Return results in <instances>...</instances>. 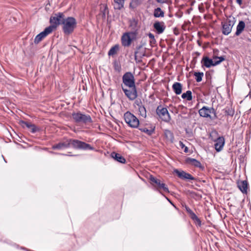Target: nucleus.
Returning <instances> with one entry per match:
<instances>
[{"mask_svg":"<svg viewBox=\"0 0 251 251\" xmlns=\"http://www.w3.org/2000/svg\"><path fill=\"white\" fill-rule=\"evenodd\" d=\"M172 89L176 95H180L182 92V85L180 83L176 82L173 84Z\"/></svg>","mask_w":251,"mask_h":251,"instance_id":"21","label":"nucleus"},{"mask_svg":"<svg viewBox=\"0 0 251 251\" xmlns=\"http://www.w3.org/2000/svg\"><path fill=\"white\" fill-rule=\"evenodd\" d=\"M150 180L151 183L154 187L155 190L158 191L162 195H163V194L161 192V190H163L165 192L169 193L170 191L167 186L164 183L162 182L160 179L150 175Z\"/></svg>","mask_w":251,"mask_h":251,"instance_id":"5","label":"nucleus"},{"mask_svg":"<svg viewBox=\"0 0 251 251\" xmlns=\"http://www.w3.org/2000/svg\"><path fill=\"white\" fill-rule=\"evenodd\" d=\"M175 172L177 176L182 179L195 180V178L191 174L183 171H179L177 170H175Z\"/></svg>","mask_w":251,"mask_h":251,"instance_id":"15","label":"nucleus"},{"mask_svg":"<svg viewBox=\"0 0 251 251\" xmlns=\"http://www.w3.org/2000/svg\"><path fill=\"white\" fill-rule=\"evenodd\" d=\"M138 32L136 31L127 32L124 33L121 37V43L124 47H129L132 41L137 38Z\"/></svg>","mask_w":251,"mask_h":251,"instance_id":"6","label":"nucleus"},{"mask_svg":"<svg viewBox=\"0 0 251 251\" xmlns=\"http://www.w3.org/2000/svg\"><path fill=\"white\" fill-rule=\"evenodd\" d=\"M143 126L142 127V132L148 135H151L154 132L155 126L154 124L146 123L144 124Z\"/></svg>","mask_w":251,"mask_h":251,"instance_id":"13","label":"nucleus"},{"mask_svg":"<svg viewBox=\"0 0 251 251\" xmlns=\"http://www.w3.org/2000/svg\"><path fill=\"white\" fill-rule=\"evenodd\" d=\"M119 50V45L116 44L113 46L109 50L108 54L109 56H114L116 55Z\"/></svg>","mask_w":251,"mask_h":251,"instance_id":"27","label":"nucleus"},{"mask_svg":"<svg viewBox=\"0 0 251 251\" xmlns=\"http://www.w3.org/2000/svg\"><path fill=\"white\" fill-rule=\"evenodd\" d=\"M142 175H144V172L142 171Z\"/></svg>","mask_w":251,"mask_h":251,"instance_id":"43","label":"nucleus"},{"mask_svg":"<svg viewBox=\"0 0 251 251\" xmlns=\"http://www.w3.org/2000/svg\"><path fill=\"white\" fill-rule=\"evenodd\" d=\"M197 54L199 55V54H200V53H198V52H197Z\"/></svg>","mask_w":251,"mask_h":251,"instance_id":"44","label":"nucleus"},{"mask_svg":"<svg viewBox=\"0 0 251 251\" xmlns=\"http://www.w3.org/2000/svg\"><path fill=\"white\" fill-rule=\"evenodd\" d=\"M153 16L155 18L163 17L164 16V12L160 8L157 7L154 10Z\"/></svg>","mask_w":251,"mask_h":251,"instance_id":"29","label":"nucleus"},{"mask_svg":"<svg viewBox=\"0 0 251 251\" xmlns=\"http://www.w3.org/2000/svg\"><path fill=\"white\" fill-rule=\"evenodd\" d=\"M235 23V19L234 17H230L222 22V33L225 35H228L231 32Z\"/></svg>","mask_w":251,"mask_h":251,"instance_id":"8","label":"nucleus"},{"mask_svg":"<svg viewBox=\"0 0 251 251\" xmlns=\"http://www.w3.org/2000/svg\"><path fill=\"white\" fill-rule=\"evenodd\" d=\"M111 156L114 158L117 161L121 163H125L126 159L120 153H116L115 152H112L111 154Z\"/></svg>","mask_w":251,"mask_h":251,"instance_id":"20","label":"nucleus"},{"mask_svg":"<svg viewBox=\"0 0 251 251\" xmlns=\"http://www.w3.org/2000/svg\"><path fill=\"white\" fill-rule=\"evenodd\" d=\"M124 118L125 122L131 127H137L139 125V120L129 112L124 114Z\"/></svg>","mask_w":251,"mask_h":251,"instance_id":"11","label":"nucleus"},{"mask_svg":"<svg viewBox=\"0 0 251 251\" xmlns=\"http://www.w3.org/2000/svg\"><path fill=\"white\" fill-rule=\"evenodd\" d=\"M71 146L77 150L92 151L95 150L94 148L89 144L78 140L73 139H66L55 144L52 146V149L60 150L70 148Z\"/></svg>","mask_w":251,"mask_h":251,"instance_id":"1","label":"nucleus"},{"mask_svg":"<svg viewBox=\"0 0 251 251\" xmlns=\"http://www.w3.org/2000/svg\"><path fill=\"white\" fill-rule=\"evenodd\" d=\"M148 36H149V38H150V39L154 38V36L153 34L151 33H149Z\"/></svg>","mask_w":251,"mask_h":251,"instance_id":"40","label":"nucleus"},{"mask_svg":"<svg viewBox=\"0 0 251 251\" xmlns=\"http://www.w3.org/2000/svg\"><path fill=\"white\" fill-rule=\"evenodd\" d=\"M213 59L215 60V65H218L221 62H222L223 61L225 60V58L224 56H220V57H217L215 56L213 57Z\"/></svg>","mask_w":251,"mask_h":251,"instance_id":"33","label":"nucleus"},{"mask_svg":"<svg viewBox=\"0 0 251 251\" xmlns=\"http://www.w3.org/2000/svg\"><path fill=\"white\" fill-rule=\"evenodd\" d=\"M62 30L65 34H71L74 30L76 25V21L75 18L69 17L63 19L62 21Z\"/></svg>","mask_w":251,"mask_h":251,"instance_id":"3","label":"nucleus"},{"mask_svg":"<svg viewBox=\"0 0 251 251\" xmlns=\"http://www.w3.org/2000/svg\"><path fill=\"white\" fill-rule=\"evenodd\" d=\"M124 85L122 89L125 95L130 100H133L137 97V91L135 88L134 76L129 72L126 73L123 76Z\"/></svg>","mask_w":251,"mask_h":251,"instance_id":"2","label":"nucleus"},{"mask_svg":"<svg viewBox=\"0 0 251 251\" xmlns=\"http://www.w3.org/2000/svg\"><path fill=\"white\" fill-rule=\"evenodd\" d=\"M225 113L227 115L232 116L234 114V111L231 108H227L225 109Z\"/></svg>","mask_w":251,"mask_h":251,"instance_id":"35","label":"nucleus"},{"mask_svg":"<svg viewBox=\"0 0 251 251\" xmlns=\"http://www.w3.org/2000/svg\"><path fill=\"white\" fill-rule=\"evenodd\" d=\"M140 47H139V48L137 49V51L135 52V59L136 60V61L140 62L141 61V56H140V52L139 51L140 50Z\"/></svg>","mask_w":251,"mask_h":251,"instance_id":"34","label":"nucleus"},{"mask_svg":"<svg viewBox=\"0 0 251 251\" xmlns=\"http://www.w3.org/2000/svg\"><path fill=\"white\" fill-rule=\"evenodd\" d=\"M181 98L183 99H186L187 100H191L193 99L192 92L190 90H188L186 93L182 94Z\"/></svg>","mask_w":251,"mask_h":251,"instance_id":"30","label":"nucleus"},{"mask_svg":"<svg viewBox=\"0 0 251 251\" xmlns=\"http://www.w3.org/2000/svg\"><path fill=\"white\" fill-rule=\"evenodd\" d=\"M72 118L77 123L87 124L93 122L92 119L89 115L83 114L80 112H74L72 114Z\"/></svg>","mask_w":251,"mask_h":251,"instance_id":"7","label":"nucleus"},{"mask_svg":"<svg viewBox=\"0 0 251 251\" xmlns=\"http://www.w3.org/2000/svg\"><path fill=\"white\" fill-rule=\"evenodd\" d=\"M194 75L196 76V81L199 82L202 80L203 73L202 72H195Z\"/></svg>","mask_w":251,"mask_h":251,"instance_id":"32","label":"nucleus"},{"mask_svg":"<svg viewBox=\"0 0 251 251\" xmlns=\"http://www.w3.org/2000/svg\"><path fill=\"white\" fill-rule=\"evenodd\" d=\"M199 113L200 115L202 117L209 118L210 119L216 118V113L213 108L203 106L199 110Z\"/></svg>","mask_w":251,"mask_h":251,"instance_id":"10","label":"nucleus"},{"mask_svg":"<svg viewBox=\"0 0 251 251\" xmlns=\"http://www.w3.org/2000/svg\"><path fill=\"white\" fill-rule=\"evenodd\" d=\"M215 148L217 151H220L225 145V139L223 137H219L215 140Z\"/></svg>","mask_w":251,"mask_h":251,"instance_id":"16","label":"nucleus"},{"mask_svg":"<svg viewBox=\"0 0 251 251\" xmlns=\"http://www.w3.org/2000/svg\"><path fill=\"white\" fill-rule=\"evenodd\" d=\"M186 162L194 166L195 167L203 169L201 162L196 159L188 158L186 159Z\"/></svg>","mask_w":251,"mask_h":251,"instance_id":"23","label":"nucleus"},{"mask_svg":"<svg viewBox=\"0 0 251 251\" xmlns=\"http://www.w3.org/2000/svg\"><path fill=\"white\" fill-rule=\"evenodd\" d=\"M237 184L238 187L243 193L246 194L247 193L248 184L247 181H238Z\"/></svg>","mask_w":251,"mask_h":251,"instance_id":"19","label":"nucleus"},{"mask_svg":"<svg viewBox=\"0 0 251 251\" xmlns=\"http://www.w3.org/2000/svg\"><path fill=\"white\" fill-rule=\"evenodd\" d=\"M172 205H173V203L171 202V201L164 195H163Z\"/></svg>","mask_w":251,"mask_h":251,"instance_id":"42","label":"nucleus"},{"mask_svg":"<svg viewBox=\"0 0 251 251\" xmlns=\"http://www.w3.org/2000/svg\"><path fill=\"white\" fill-rule=\"evenodd\" d=\"M236 2L239 5L242 4V0H236Z\"/></svg>","mask_w":251,"mask_h":251,"instance_id":"41","label":"nucleus"},{"mask_svg":"<svg viewBox=\"0 0 251 251\" xmlns=\"http://www.w3.org/2000/svg\"><path fill=\"white\" fill-rule=\"evenodd\" d=\"M108 6L106 4H101L100 5V14L102 18H105L106 14H108Z\"/></svg>","mask_w":251,"mask_h":251,"instance_id":"24","label":"nucleus"},{"mask_svg":"<svg viewBox=\"0 0 251 251\" xmlns=\"http://www.w3.org/2000/svg\"><path fill=\"white\" fill-rule=\"evenodd\" d=\"M156 33L158 34L162 33L166 28V25L163 22H155L153 25Z\"/></svg>","mask_w":251,"mask_h":251,"instance_id":"14","label":"nucleus"},{"mask_svg":"<svg viewBox=\"0 0 251 251\" xmlns=\"http://www.w3.org/2000/svg\"><path fill=\"white\" fill-rule=\"evenodd\" d=\"M52 32L50 30V28L46 27L44 30L38 34L34 39V43L36 44L40 43L47 36L50 34Z\"/></svg>","mask_w":251,"mask_h":251,"instance_id":"12","label":"nucleus"},{"mask_svg":"<svg viewBox=\"0 0 251 251\" xmlns=\"http://www.w3.org/2000/svg\"><path fill=\"white\" fill-rule=\"evenodd\" d=\"M125 0H114V9L120 10L124 7Z\"/></svg>","mask_w":251,"mask_h":251,"instance_id":"26","label":"nucleus"},{"mask_svg":"<svg viewBox=\"0 0 251 251\" xmlns=\"http://www.w3.org/2000/svg\"><path fill=\"white\" fill-rule=\"evenodd\" d=\"M65 15L63 13L58 12L54 14L50 19V25L47 27L50 28V30L52 32L55 30L57 27L61 24H62V21L64 19Z\"/></svg>","mask_w":251,"mask_h":251,"instance_id":"4","label":"nucleus"},{"mask_svg":"<svg viewBox=\"0 0 251 251\" xmlns=\"http://www.w3.org/2000/svg\"><path fill=\"white\" fill-rule=\"evenodd\" d=\"M245 27V23L243 21H240L238 25L236 27V31L235 32V35L236 36H239L240 35L241 33L244 30V28Z\"/></svg>","mask_w":251,"mask_h":251,"instance_id":"22","label":"nucleus"},{"mask_svg":"<svg viewBox=\"0 0 251 251\" xmlns=\"http://www.w3.org/2000/svg\"><path fill=\"white\" fill-rule=\"evenodd\" d=\"M138 26V22L135 19H133L130 21L129 22V28L131 30H133V31H136L137 32V30L139 29Z\"/></svg>","mask_w":251,"mask_h":251,"instance_id":"25","label":"nucleus"},{"mask_svg":"<svg viewBox=\"0 0 251 251\" xmlns=\"http://www.w3.org/2000/svg\"><path fill=\"white\" fill-rule=\"evenodd\" d=\"M150 42V44L151 46H153L156 43V40H155V38L151 39Z\"/></svg>","mask_w":251,"mask_h":251,"instance_id":"38","label":"nucleus"},{"mask_svg":"<svg viewBox=\"0 0 251 251\" xmlns=\"http://www.w3.org/2000/svg\"><path fill=\"white\" fill-rule=\"evenodd\" d=\"M21 123L23 126H25L27 127L33 133L40 130L39 128L37 127L35 125L32 124L29 122L22 121Z\"/></svg>","mask_w":251,"mask_h":251,"instance_id":"17","label":"nucleus"},{"mask_svg":"<svg viewBox=\"0 0 251 251\" xmlns=\"http://www.w3.org/2000/svg\"><path fill=\"white\" fill-rule=\"evenodd\" d=\"M164 136L168 141L172 143L173 142L174 137L173 133L171 131L167 129L165 130Z\"/></svg>","mask_w":251,"mask_h":251,"instance_id":"28","label":"nucleus"},{"mask_svg":"<svg viewBox=\"0 0 251 251\" xmlns=\"http://www.w3.org/2000/svg\"><path fill=\"white\" fill-rule=\"evenodd\" d=\"M185 209L189 215L193 212V211L187 206H185Z\"/></svg>","mask_w":251,"mask_h":251,"instance_id":"37","label":"nucleus"},{"mask_svg":"<svg viewBox=\"0 0 251 251\" xmlns=\"http://www.w3.org/2000/svg\"><path fill=\"white\" fill-rule=\"evenodd\" d=\"M201 63L202 66H204L207 68H210L212 66H216V65H215V61H213L212 59H210L207 56L203 57Z\"/></svg>","mask_w":251,"mask_h":251,"instance_id":"18","label":"nucleus"},{"mask_svg":"<svg viewBox=\"0 0 251 251\" xmlns=\"http://www.w3.org/2000/svg\"><path fill=\"white\" fill-rule=\"evenodd\" d=\"M156 114L159 118L165 122H169L171 119V116L166 108L158 106L156 110Z\"/></svg>","mask_w":251,"mask_h":251,"instance_id":"9","label":"nucleus"},{"mask_svg":"<svg viewBox=\"0 0 251 251\" xmlns=\"http://www.w3.org/2000/svg\"><path fill=\"white\" fill-rule=\"evenodd\" d=\"M179 146L180 147V148L182 149H184V151L185 152V153H187L188 151V148L185 146V145L181 141H179Z\"/></svg>","mask_w":251,"mask_h":251,"instance_id":"36","label":"nucleus"},{"mask_svg":"<svg viewBox=\"0 0 251 251\" xmlns=\"http://www.w3.org/2000/svg\"><path fill=\"white\" fill-rule=\"evenodd\" d=\"M191 218L199 226H201V225L200 219L197 216V215L193 212L190 215Z\"/></svg>","mask_w":251,"mask_h":251,"instance_id":"31","label":"nucleus"},{"mask_svg":"<svg viewBox=\"0 0 251 251\" xmlns=\"http://www.w3.org/2000/svg\"><path fill=\"white\" fill-rule=\"evenodd\" d=\"M168 0H156L157 2L161 3H166Z\"/></svg>","mask_w":251,"mask_h":251,"instance_id":"39","label":"nucleus"}]
</instances>
